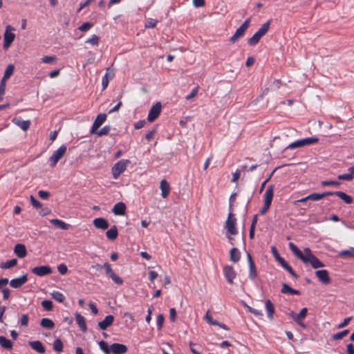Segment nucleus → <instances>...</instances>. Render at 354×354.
<instances>
[{"label":"nucleus","instance_id":"nucleus-1","mask_svg":"<svg viewBox=\"0 0 354 354\" xmlns=\"http://www.w3.org/2000/svg\"><path fill=\"white\" fill-rule=\"evenodd\" d=\"M304 261H302L304 263H310L315 269L324 266V264L312 253V251L308 248L304 249Z\"/></svg>","mask_w":354,"mask_h":354},{"label":"nucleus","instance_id":"nucleus-2","mask_svg":"<svg viewBox=\"0 0 354 354\" xmlns=\"http://www.w3.org/2000/svg\"><path fill=\"white\" fill-rule=\"evenodd\" d=\"M130 163L129 160L122 159L116 162L112 167V175L115 179H118L120 174L124 171Z\"/></svg>","mask_w":354,"mask_h":354},{"label":"nucleus","instance_id":"nucleus-3","mask_svg":"<svg viewBox=\"0 0 354 354\" xmlns=\"http://www.w3.org/2000/svg\"><path fill=\"white\" fill-rule=\"evenodd\" d=\"M319 141L318 138L313 137V138H306L304 139L296 140L292 143H290L288 146V149H293L295 148L302 147L307 145H311L315 143H317Z\"/></svg>","mask_w":354,"mask_h":354},{"label":"nucleus","instance_id":"nucleus-4","mask_svg":"<svg viewBox=\"0 0 354 354\" xmlns=\"http://www.w3.org/2000/svg\"><path fill=\"white\" fill-rule=\"evenodd\" d=\"M15 28L11 26H7L3 35V48L7 50L13 42L15 35L12 32Z\"/></svg>","mask_w":354,"mask_h":354},{"label":"nucleus","instance_id":"nucleus-5","mask_svg":"<svg viewBox=\"0 0 354 354\" xmlns=\"http://www.w3.org/2000/svg\"><path fill=\"white\" fill-rule=\"evenodd\" d=\"M66 146L63 145L60 146L49 158L50 162V167H54L58 161L62 158L66 151Z\"/></svg>","mask_w":354,"mask_h":354},{"label":"nucleus","instance_id":"nucleus-6","mask_svg":"<svg viewBox=\"0 0 354 354\" xmlns=\"http://www.w3.org/2000/svg\"><path fill=\"white\" fill-rule=\"evenodd\" d=\"M235 225L236 218L234 217V215L232 213H230L225 222V227L227 229V233L232 235H235L238 233Z\"/></svg>","mask_w":354,"mask_h":354},{"label":"nucleus","instance_id":"nucleus-7","mask_svg":"<svg viewBox=\"0 0 354 354\" xmlns=\"http://www.w3.org/2000/svg\"><path fill=\"white\" fill-rule=\"evenodd\" d=\"M161 108L162 106L160 102L155 104L149 111L147 120L151 122L156 120L160 114Z\"/></svg>","mask_w":354,"mask_h":354},{"label":"nucleus","instance_id":"nucleus-8","mask_svg":"<svg viewBox=\"0 0 354 354\" xmlns=\"http://www.w3.org/2000/svg\"><path fill=\"white\" fill-rule=\"evenodd\" d=\"M223 274L229 283H234L236 273L232 266L227 265L223 267Z\"/></svg>","mask_w":354,"mask_h":354},{"label":"nucleus","instance_id":"nucleus-9","mask_svg":"<svg viewBox=\"0 0 354 354\" xmlns=\"http://www.w3.org/2000/svg\"><path fill=\"white\" fill-rule=\"evenodd\" d=\"M106 117L105 113H100L97 115L91 129L90 132L91 134L96 133L99 127L106 121Z\"/></svg>","mask_w":354,"mask_h":354},{"label":"nucleus","instance_id":"nucleus-10","mask_svg":"<svg viewBox=\"0 0 354 354\" xmlns=\"http://www.w3.org/2000/svg\"><path fill=\"white\" fill-rule=\"evenodd\" d=\"M52 268L49 266H40L32 269V272L39 277H44L52 273Z\"/></svg>","mask_w":354,"mask_h":354},{"label":"nucleus","instance_id":"nucleus-11","mask_svg":"<svg viewBox=\"0 0 354 354\" xmlns=\"http://www.w3.org/2000/svg\"><path fill=\"white\" fill-rule=\"evenodd\" d=\"M247 258H248V264H249V275H248V277L251 280H254L257 275L256 266H255L254 262L250 254L248 253Z\"/></svg>","mask_w":354,"mask_h":354},{"label":"nucleus","instance_id":"nucleus-12","mask_svg":"<svg viewBox=\"0 0 354 354\" xmlns=\"http://www.w3.org/2000/svg\"><path fill=\"white\" fill-rule=\"evenodd\" d=\"M28 281L27 274H24L20 277L12 279L10 281V285L14 288H19L25 284Z\"/></svg>","mask_w":354,"mask_h":354},{"label":"nucleus","instance_id":"nucleus-13","mask_svg":"<svg viewBox=\"0 0 354 354\" xmlns=\"http://www.w3.org/2000/svg\"><path fill=\"white\" fill-rule=\"evenodd\" d=\"M315 274L322 283L328 284L330 282V279L326 270H317Z\"/></svg>","mask_w":354,"mask_h":354},{"label":"nucleus","instance_id":"nucleus-14","mask_svg":"<svg viewBox=\"0 0 354 354\" xmlns=\"http://www.w3.org/2000/svg\"><path fill=\"white\" fill-rule=\"evenodd\" d=\"M114 322V317L111 315H106L105 318L98 322V326L101 330H106L111 326Z\"/></svg>","mask_w":354,"mask_h":354},{"label":"nucleus","instance_id":"nucleus-15","mask_svg":"<svg viewBox=\"0 0 354 354\" xmlns=\"http://www.w3.org/2000/svg\"><path fill=\"white\" fill-rule=\"evenodd\" d=\"M127 351V347L124 344L113 343L111 345V352L113 354H123Z\"/></svg>","mask_w":354,"mask_h":354},{"label":"nucleus","instance_id":"nucleus-16","mask_svg":"<svg viewBox=\"0 0 354 354\" xmlns=\"http://www.w3.org/2000/svg\"><path fill=\"white\" fill-rule=\"evenodd\" d=\"M93 225L97 228L101 230H106L109 227L108 221L102 217L96 218L93 221Z\"/></svg>","mask_w":354,"mask_h":354},{"label":"nucleus","instance_id":"nucleus-17","mask_svg":"<svg viewBox=\"0 0 354 354\" xmlns=\"http://www.w3.org/2000/svg\"><path fill=\"white\" fill-rule=\"evenodd\" d=\"M14 252L19 258H24L27 254L26 248L24 244L17 243L15 246Z\"/></svg>","mask_w":354,"mask_h":354},{"label":"nucleus","instance_id":"nucleus-18","mask_svg":"<svg viewBox=\"0 0 354 354\" xmlns=\"http://www.w3.org/2000/svg\"><path fill=\"white\" fill-rule=\"evenodd\" d=\"M160 188L161 189V196L165 198L168 196L170 192V185L166 180H162L160 184Z\"/></svg>","mask_w":354,"mask_h":354},{"label":"nucleus","instance_id":"nucleus-19","mask_svg":"<svg viewBox=\"0 0 354 354\" xmlns=\"http://www.w3.org/2000/svg\"><path fill=\"white\" fill-rule=\"evenodd\" d=\"M290 250L292 251V252L297 256L298 259H299L301 261H304L305 257V253L304 254L297 247V245L290 242L288 244Z\"/></svg>","mask_w":354,"mask_h":354},{"label":"nucleus","instance_id":"nucleus-20","mask_svg":"<svg viewBox=\"0 0 354 354\" xmlns=\"http://www.w3.org/2000/svg\"><path fill=\"white\" fill-rule=\"evenodd\" d=\"M28 344L33 350L38 352L39 353H44L45 352V347L40 341H32L29 342Z\"/></svg>","mask_w":354,"mask_h":354},{"label":"nucleus","instance_id":"nucleus-21","mask_svg":"<svg viewBox=\"0 0 354 354\" xmlns=\"http://www.w3.org/2000/svg\"><path fill=\"white\" fill-rule=\"evenodd\" d=\"M126 210V205L122 202L117 203L113 208V212L115 215H124Z\"/></svg>","mask_w":354,"mask_h":354},{"label":"nucleus","instance_id":"nucleus-22","mask_svg":"<svg viewBox=\"0 0 354 354\" xmlns=\"http://www.w3.org/2000/svg\"><path fill=\"white\" fill-rule=\"evenodd\" d=\"M75 320L79 327L83 332H86L87 330L85 318L80 313H75Z\"/></svg>","mask_w":354,"mask_h":354},{"label":"nucleus","instance_id":"nucleus-23","mask_svg":"<svg viewBox=\"0 0 354 354\" xmlns=\"http://www.w3.org/2000/svg\"><path fill=\"white\" fill-rule=\"evenodd\" d=\"M274 195V185H270L267 188L264 194V203L270 204L272 203Z\"/></svg>","mask_w":354,"mask_h":354},{"label":"nucleus","instance_id":"nucleus-24","mask_svg":"<svg viewBox=\"0 0 354 354\" xmlns=\"http://www.w3.org/2000/svg\"><path fill=\"white\" fill-rule=\"evenodd\" d=\"M265 307L267 312L268 317L272 320L273 319V316L274 313V307L273 304L271 302L270 299H267L265 301Z\"/></svg>","mask_w":354,"mask_h":354},{"label":"nucleus","instance_id":"nucleus-25","mask_svg":"<svg viewBox=\"0 0 354 354\" xmlns=\"http://www.w3.org/2000/svg\"><path fill=\"white\" fill-rule=\"evenodd\" d=\"M12 122L24 131H27L30 128V122L29 120H21L19 118H14Z\"/></svg>","mask_w":354,"mask_h":354},{"label":"nucleus","instance_id":"nucleus-26","mask_svg":"<svg viewBox=\"0 0 354 354\" xmlns=\"http://www.w3.org/2000/svg\"><path fill=\"white\" fill-rule=\"evenodd\" d=\"M15 71V66L12 64H10L7 66L1 81L6 82L13 74Z\"/></svg>","mask_w":354,"mask_h":354},{"label":"nucleus","instance_id":"nucleus-27","mask_svg":"<svg viewBox=\"0 0 354 354\" xmlns=\"http://www.w3.org/2000/svg\"><path fill=\"white\" fill-rule=\"evenodd\" d=\"M334 194L346 204H351L353 203V198L344 192L336 191Z\"/></svg>","mask_w":354,"mask_h":354},{"label":"nucleus","instance_id":"nucleus-28","mask_svg":"<svg viewBox=\"0 0 354 354\" xmlns=\"http://www.w3.org/2000/svg\"><path fill=\"white\" fill-rule=\"evenodd\" d=\"M241 259V252L236 248H232L230 251V259L234 263L238 262Z\"/></svg>","mask_w":354,"mask_h":354},{"label":"nucleus","instance_id":"nucleus-29","mask_svg":"<svg viewBox=\"0 0 354 354\" xmlns=\"http://www.w3.org/2000/svg\"><path fill=\"white\" fill-rule=\"evenodd\" d=\"M118 235V228L115 225H113L109 230H108L106 232V236L108 239L111 241H113L117 239Z\"/></svg>","mask_w":354,"mask_h":354},{"label":"nucleus","instance_id":"nucleus-30","mask_svg":"<svg viewBox=\"0 0 354 354\" xmlns=\"http://www.w3.org/2000/svg\"><path fill=\"white\" fill-rule=\"evenodd\" d=\"M281 292L283 294H290L295 295H300V292L299 290L293 289L286 283H283Z\"/></svg>","mask_w":354,"mask_h":354},{"label":"nucleus","instance_id":"nucleus-31","mask_svg":"<svg viewBox=\"0 0 354 354\" xmlns=\"http://www.w3.org/2000/svg\"><path fill=\"white\" fill-rule=\"evenodd\" d=\"M0 346L7 350H12L13 347L12 342L4 336H0Z\"/></svg>","mask_w":354,"mask_h":354},{"label":"nucleus","instance_id":"nucleus-32","mask_svg":"<svg viewBox=\"0 0 354 354\" xmlns=\"http://www.w3.org/2000/svg\"><path fill=\"white\" fill-rule=\"evenodd\" d=\"M50 222L57 227L60 228L62 230H68L70 226L69 224H67L62 221V220L57 218L51 219Z\"/></svg>","mask_w":354,"mask_h":354},{"label":"nucleus","instance_id":"nucleus-33","mask_svg":"<svg viewBox=\"0 0 354 354\" xmlns=\"http://www.w3.org/2000/svg\"><path fill=\"white\" fill-rule=\"evenodd\" d=\"M40 325L44 328L53 329L55 326L54 322L48 318H43L40 322Z\"/></svg>","mask_w":354,"mask_h":354},{"label":"nucleus","instance_id":"nucleus-34","mask_svg":"<svg viewBox=\"0 0 354 354\" xmlns=\"http://www.w3.org/2000/svg\"><path fill=\"white\" fill-rule=\"evenodd\" d=\"M245 30L241 28L240 27L236 30L234 34L230 37V41L232 43H235L237 39L242 37L245 34Z\"/></svg>","mask_w":354,"mask_h":354},{"label":"nucleus","instance_id":"nucleus-35","mask_svg":"<svg viewBox=\"0 0 354 354\" xmlns=\"http://www.w3.org/2000/svg\"><path fill=\"white\" fill-rule=\"evenodd\" d=\"M270 23H271V20L270 19L268 21H266L265 24H263L261 26V27L257 31L260 35V36L263 37L268 32V31L270 28Z\"/></svg>","mask_w":354,"mask_h":354},{"label":"nucleus","instance_id":"nucleus-36","mask_svg":"<svg viewBox=\"0 0 354 354\" xmlns=\"http://www.w3.org/2000/svg\"><path fill=\"white\" fill-rule=\"evenodd\" d=\"M261 37H262L256 32L250 38L248 39V44L250 46H255L258 44Z\"/></svg>","mask_w":354,"mask_h":354},{"label":"nucleus","instance_id":"nucleus-37","mask_svg":"<svg viewBox=\"0 0 354 354\" xmlns=\"http://www.w3.org/2000/svg\"><path fill=\"white\" fill-rule=\"evenodd\" d=\"M17 263V259H12L8 260L4 263H1L0 267L3 269H9V268L16 266Z\"/></svg>","mask_w":354,"mask_h":354},{"label":"nucleus","instance_id":"nucleus-38","mask_svg":"<svg viewBox=\"0 0 354 354\" xmlns=\"http://www.w3.org/2000/svg\"><path fill=\"white\" fill-rule=\"evenodd\" d=\"M53 346V349L57 353H61L63 351V343L59 338H57L54 341Z\"/></svg>","mask_w":354,"mask_h":354},{"label":"nucleus","instance_id":"nucleus-39","mask_svg":"<svg viewBox=\"0 0 354 354\" xmlns=\"http://www.w3.org/2000/svg\"><path fill=\"white\" fill-rule=\"evenodd\" d=\"M51 296L55 300L60 303H62L65 299V296L59 291H53Z\"/></svg>","mask_w":354,"mask_h":354},{"label":"nucleus","instance_id":"nucleus-40","mask_svg":"<svg viewBox=\"0 0 354 354\" xmlns=\"http://www.w3.org/2000/svg\"><path fill=\"white\" fill-rule=\"evenodd\" d=\"M99 346L105 354L111 353V346L109 347L107 342H106L105 341L101 340L99 342Z\"/></svg>","mask_w":354,"mask_h":354},{"label":"nucleus","instance_id":"nucleus-41","mask_svg":"<svg viewBox=\"0 0 354 354\" xmlns=\"http://www.w3.org/2000/svg\"><path fill=\"white\" fill-rule=\"evenodd\" d=\"M349 333V330L346 329L344 330H342L341 332H339L337 333H335L332 335V339L333 340H339L342 339L343 337L346 336Z\"/></svg>","mask_w":354,"mask_h":354},{"label":"nucleus","instance_id":"nucleus-42","mask_svg":"<svg viewBox=\"0 0 354 354\" xmlns=\"http://www.w3.org/2000/svg\"><path fill=\"white\" fill-rule=\"evenodd\" d=\"M100 37L96 35H93L91 38L86 40V44H89L91 46H97L99 44Z\"/></svg>","mask_w":354,"mask_h":354},{"label":"nucleus","instance_id":"nucleus-43","mask_svg":"<svg viewBox=\"0 0 354 354\" xmlns=\"http://www.w3.org/2000/svg\"><path fill=\"white\" fill-rule=\"evenodd\" d=\"M98 268H104L105 269V271H106V274L110 277L114 272L113 271L111 267V265L108 263H104V265L102 266H101L100 265L97 264L96 266Z\"/></svg>","mask_w":354,"mask_h":354},{"label":"nucleus","instance_id":"nucleus-44","mask_svg":"<svg viewBox=\"0 0 354 354\" xmlns=\"http://www.w3.org/2000/svg\"><path fill=\"white\" fill-rule=\"evenodd\" d=\"M111 130V127L109 125L104 126L103 128H102L100 131H96V134L98 136H102L109 134V131Z\"/></svg>","mask_w":354,"mask_h":354},{"label":"nucleus","instance_id":"nucleus-45","mask_svg":"<svg viewBox=\"0 0 354 354\" xmlns=\"http://www.w3.org/2000/svg\"><path fill=\"white\" fill-rule=\"evenodd\" d=\"M339 254L342 257H351L354 258V248H351L348 250H342Z\"/></svg>","mask_w":354,"mask_h":354},{"label":"nucleus","instance_id":"nucleus-46","mask_svg":"<svg viewBox=\"0 0 354 354\" xmlns=\"http://www.w3.org/2000/svg\"><path fill=\"white\" fill-rule=\"evenodd\" d=\"M307 312V308H303L300 312L295 316V321H297L298 319H304L306 317Z\"/></svg>","mask_w":354,"mask_h":354},{"label":"nucleus","instance_id":"nucleus-47","mask_svg":"<svg viewBox=\"0 0 354 354\" xmlns=\"http://www.w3.org/2000/svg\"><path fill=\"white\" fill-rule=\"evenodd\" d=\"M205 319L207 321V322L210 325H214L218 324V322L216 320H214L212 315L209 314V311L208 310L206 314L205 315Z\"/></svg>","mask_w":354,"mask_h":354},{"label":"nucleus","instance_id":"nucleus-48","mask_svg":"<svg viewBox=\"0 0 354 354\" xmlns=\"http://www.w3.org/2000/svg\"><path fill=\"white\" fill-rule=\"evenodd\" d=\"M41 306L46 310H51L53 308V304L50 300H44L41 301Z\"/></svg>","mask_w":354,"mask_h":354},{"label":"nucleus","instance_id":"nucleus-49","mask_svg":"<svg viewBox=\"0 0 354 354\" xmlns=\"http://www.w3.org/2000/svg\"><path fill=\"white\" fill-rule=\"evenodd\" d=\"M338 180L351 181L353 179L352 173L339 174L337 176Z\"/></svg>","mask_w":354,"mask_h":354},{"label":"nucleus","instance_id":"nucleus-50","mask_svg":"<svg viewBox=\"0 0 354 354\" xmlns=\"http://www.w3.org/2000/svg\"><path fill=\"white\" fill-rule=\"evenodd\" d=\"M109 277L118 285H122L123 283L122 279L118 276L115 272H113Z\"/></svg>","mask_w":354,"mask_h":354},{"label":"nucleus","instance_id":"nucleus-51","mask_svg":"<svg viewBox=\"0 0 354 354\" xmlns=\"http://www.w3.org/2000/svg\"><path fill=\"white\" fill-rule=\"evenodd\" d=\"M30 200L32 205L35 208L39 209L42 207V204L38 200H37L33 196H30Z\"/></svg>","mask_w":354,"mask_h":354},{"label":"nucleus","instance_id":"nucleus-52","mask_svg":"<svg viewBox=\"0 0 354 354\" xmlns=\"http://www.w3.org/2000/svg\"><path fill=\"white\" fill-rule=\"evenodd\" d=\"M157 23H158V21L156 19H149L145 24V28H153L156 27Z\"/></svg>","mask_w":354,"mask_h":354},{"label":"nucleus","instance_id":"nucleus-53","mask_svg":"<svg viewBox=\"0 0 354 354\" xmlns=\"http://www.w3.org/2000/svg\"><path fill=\"white\" fill-rule=\"evenodd\" d=\"M310 200L317 201L323 198V195L321 193H313L308 196Z\"/></svg>","mask_w":354,"mask_h":354},{"label":"nucleus","instance_id":"nucleus-54","mask_svg":"<svg viewBox=\"0 0 354 354\" xmlns=\"http://www.w3.org/2000/svg\"><path fill=\"white\" fill-rule=\"evenodd\" d=\"M28 315L27 314H23L19 322L21 326L26 327L28 325Z\"/></svg>","mask_w":354,"mask_h":354},{"label":"nucleus","instance_id":"nucleus-55","mask_svg":"<svg viewBox=\"0 0 354 354\" xmlns=\"http://www.w3.org/2000/svg\"><path fill=\"white\" fill-rule=\"evenodd\" d=\"M321 185L322 186L333 185V186L337 187L340 185V183L338 181H335V180H325V181H322L321 183Z\"/></svg>","mask_w":354,"mask_h":354},{"label":"nucleus","instance_id":"nucleus-56","mask_svg":"<svg viewBox=\"0 0 354 354\" xmlns=\"http://www.w3.org/2000/svg\"><path fill=\"white\" fill-rule=\"evenodd\" d=\"M93 26V24L90 23V22H85L84 24H82L80 27H79V30H80L81 31H87L91 27Z\"/></svg>","mask_w":354,"mask_h":354},{"label":"nucleus","instance_id":"nucleus-57","mask_svg":"<svg viewBox=\"0 0 354 354\" xmlns=\"http://www.w3.org/2000/svg\"><path fill=\"white\" fill-rule=\"evenodd\" d=\"M286 271H288L294 278L298 279V274L292 270V267L288 264L286 266L283 268Z\"/></svg>","mask_w":354,"mask_h":354},{"label":"nucleus","instance_id":"nucleus-58","mask_svg":"<svg viewBox=\"0 0 354 354\" xmlns=\"http://www.w3.org/2000/svg\"><path fill=\"white\" fill-rule=\"evenodd\" d=\"M198 86L195 87L192 92L186 97L187 100H189L196 96L198 92Z\"/></svg>","mask_w":354,"mask_h":354},{"label":"nucleus","instance_id":"nucleus-59","mask_svg":"<svg viewBox=\"0 0 354 354\" xmlns=\"http://www.w3.org/2000/svg\"><path fill=\"white\" fill-rule=\"evenodd\" d=\"M156 132V127H154L153 128V129H151L150 131H149L146 136H145V138L148 140V141H150L151 140L153 137H154V135Z\"/></svg>","mask_w":354,"mask_h":354},{"label":"nucleus","instance_id":"nucleus-60","mask_svg":"<svg viewBox=\"0 0 354 354\" xmlns=\"http://www.w3.org/2000/svg\"><path fill=\"white\" fill-rule=\"evenodd\" d=\"M57 270L61 274H65L68 271V268L65 264L62 263L57 266Z\"/></svg>","mask_w":354,"mask_h":354},{"label":"nucleus","instance_id":"nucleus-61","mask_svg":"<svg viewBox=\"0 0 354 354\" xmlns=\"http://www.w3.org/2000/svg\"><path fill=\"white\" fill-rule=\"evenodd\" d=\"M41 59L44 63L49 64V63H51L53 61H55L56 59V57L46 55V56L43 57Z\"/></svg>","mask_w":354,"mask_h":354},{"label":"nucleus","instance_id":"nucleus-62","mask_svg":"<svg viewBox=\"0 0 354 354\" xmlns=\"http://www.w3.org/2000/svg\"><path fill=\"white\" fill-rule=\"evenodd\" d=\"M38 195L42 199H47L50 196V192L47 191L40 190L38 192Z\"/></svg>","mask_w":354,"mask_h":354},{"label":"nucleus","instance_id":"nucleus-63","mask_svg":"<svg viewBox=\"0 0 354 354\" xmlns=\"http://www.w3.org/2000/svg\"><path fill=\"white\" fill-rule=\"evenodd\" d=\"M176 318V311L174 308H170L169 310V319L171 322H175Z\"/></svg>","mask_w":354,"mask_h":354},{"label":"nucleus","instance_id":"nucleus-64","mask_svg":"<svg viewBox=\"0 0 354 354\" xmlns=\"http://www.w3.org/2000/svg\"><path fill=\"white\" fill-rule=\"evenodd\" d=\"M158 273L156 271L150 270L149 272V279L150 281L153 282V281L157 278Z\"/></svg>","mask_w":354,"mask_h":354}]
</instances>
